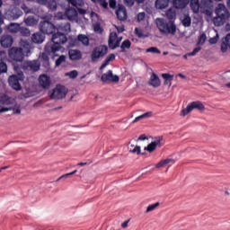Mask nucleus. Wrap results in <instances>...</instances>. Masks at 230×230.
<instances>
[{
	"mask_svg": "<svg viewBox=\"0 0 230 230\" xmlns=\"http://www.w3.org/2000/svg\"><path fill=\"white\" fill-rule=\"evenodd\" d=\"M165 15L170 22H167L164 18H156L155 24L162 35H175L177 33V26L173 23L176 13L173 9L166 11Z\"/></svg>",
	"mask_w": 230,
	"mask_h": 230,
	"instance_id": "obj_1",
	"label": "nucleus"
},
{
	"mask_svg": "<svg viewBox=\"0 0 230 230\" xmlns=\"http://www.w3.org/2000/svg\"><path fill=\"white\" fill-rule=\"evenodd\" d=\"M21 48L13 47L9 49V58L14 62H22L24 60V53H30L31 49V45L30 42L22 40L20 41Z\"/></svg>",
	"mask_w": 230,
	"mask_h": 230,
	"instance_id": "obj_2",
	"label": "nucleus"
},
{
	"mask_svg": "<svg viewBox=\"0 0 230 230\" xmlns=\"http://www.w3.org/2000/svg\"><path fill=\"white\" fill-rule=\"evenodd\" d=\"M53 44H47L45 46V50L47 53H57V51H60L62 49V44H66L67 42V36L60 31L54 33L51 39Z\"/></svg>",
	"mask_w": 230,
	"mask_h": 230,
	"instance_id": "obj_3",
	"label": "nucleus"
},
{
	"mask_svg": "<svg viewBox=\"0 0 230 230\" xmlns=\"http://www.w3.org/2000/svg\"><path fill=\"white\" fill-rule=\"evenodd\" d=\"M216 17L213 19L215 26H224L226 22L229 20L230 13L229 10L224 4H219L216 8Z\"/></svg>",
	"mask_w": 230,
	"mask_h": 230,
	"instance_id": "obj_4",
	"label": "nucleus"
},
{
	"mask_svg": "<svg viewBox=\"0 0 230 230\" xmlns=\"http://www.w3.org/2000/svg\"><path fill=\"white\" fill-rule=\"evenodd\" d=\"M107 53H109V47H107V45H99L92 50L91 61L98 62L100 58H103Z\"/></svg>",
	"mask_w": 230,
	"mask_h": 230,
	"instance_id": "obj_5",
	"label": "nucleus"
},
{
	"mask_svg": "<svg viewBox=\"0 0 230 230\" xmlns=\"http://www.w3.org/2000/svg\"><path fill=\"white\" fill-rule=\"evenodd\" d=\"M67 88L62 84H57L52 92L49 93L50 100H64L67 96Z\"/></svg>",
	"mask_w": 230,
	"mask_h": 230,
	"instance_id": "obj_6",
	"label": "nucleus"
},
{
	"mask_svg": "<svg viewBox=\"0 0 230 230\" xmlns=\"http://www.w3.org/2000/svg\"><path fill=\"white\" fill-rule=\"evenodd\" d=\"M194 109H196V111H206L204 104L199 101H196L189 103L187 107L181 111V116H188Z\"/></svg>",
	"mask_w": 230,
	"mask_h": 230,
	"instance_id": "obj_7",
	"label": "nucleus"
},
{
	"mask_svg": "<svg viewBox=\"0 0 230 230\" xmlns=\"http://www.w3.org/2000/svg\"><path fill=\"white\" fill-rule=\"evenodd\" d=\"M55 24L49 21H43L40 22V31H41V33L52 35V33H55Z\"/></svg>",
	"mask_w": 230,
	"mask_h": 230,
	"instance_id": "obj_8",
	"label": "nucleus"
},
{
	"mask_svg": "<svg viewBox=\"0 0 230 230\" xmlns=\"http://www.w3.org/2000/svg\"><path fill=\"white\" fill-rule=\"evenodd\" d=\"M101 81L103 84H118L119 82V76L114 75L112 70H108L107 73L102 75Z\"/></svg>",
	"mask_w": 230,
	"mask_h": 230,
	"instance_id": "obj_9",
	"label": "nucleus"
},
{
	"mask_svg": "<svg viewBox=\"0 0 230 230\" xmlns=\"http://www.w3.org/2000/svg\"><path fill=\"white\" fill-rule=\"evenodd\" d=\"M119 44H121V38H119L116 32H111L108 40L109 48L111 49H116L119 48Z\"/></svg>",
	"mask_w": 230,
	"mask_h": 230,
	"instance_id": "obj_10",
	"label": "nucleus"
},
{
	"mask_svg": "<svg viewBox=\"0 0 230 230\" xmlns=\"http://www.w3.org/2000/svg\"><path fill=\"white\" fill-rule=\"evenodd\" d=\"M22 11L19 7H13V9L7 11L6 16L8 19H11L12 21H15L19 19V17H22Z\"/></svg>",
	"mask_w": 230,
	"mask_h": 230,
	"instance_id": "obj_11",
	"label": "nucleus"
},
{
	"mask_svg": "<svg viewBox=\"0 0 230 230\" xmlns=\"http://www.w3.org/2000/svg\"><path fill=\"white\" fill-rule=\"evenodd\" d=\"M23 69H27L28 71L37 72L40 69V63L37 60L33 61H26L23 64Z\"/></svg>",
	"mask_w": 230,
	"mask_h": 230,
	"instance_id": "obj_12",
	"label": "nucleus"
},
{
	"mask_svg": "<svg viewBox=\"0 0 230 230\" xmlns=\"http://www.w3.org/2000/svg\"><path fill=\"white\" fill-rule=\"evenodd\" d=\"M8 82L9 85L12 87V89H14V91H21V89H22L21 83H19V76L10 75Z\"/></svg>",
	"mask_w": 230,
	"mask_h": 230,
	"instance_id": "obj_13",
	"label": "nucleus"
},
{
	"mask_svg": "<svg viewBox=\"0 0 230 230\" xmlns=\"http://www.w3.org/2000/svg\"><path fill=\"white\" fill-rule=\"evenodd\" d=\"M0 44L2 48H12L13 44V37L11 35H4L0 39Z\"/></svg>",
	"mask_w": 230,
	"mask_h": 230,
	"instance_id": "obj_14",
	"label": "nucleus"
},
{
	"mask_svg": "<svg viewBox=\"0 0 230 230\" xmlns=\"http://www.w3.org/2000/svg\"><path fill=\"white\" fill-rule=\"evenodd\" d=\"M39 84L42 89H49L51 85V79L47 75H41L39 77Z\"/></svg>",
	"mask_w": 230,
	"mask_h": 230,
	"instance_id": "obj_15",
	"label": "nucleus"
},
{
	"mask_svg": "<svg viewBox=\"0 0 230 230\" xmlns=\"http://www.w3.org/2000/svg\"><path fill=\"white\" fill-rule=\"evenodd\" d=\"M117 19L119 21H127V8L123 4H119V8L116 11Z\"/></svg>",
	"mask_w": 230,
	"mask_h": 230,
	"instance_id": "obj_16",
	"label": "nucleus"
},
{
	"mask_svg": "<svg viewBox=\"0 0 230 230\" xmlns=\"http://www.w3.org/2000/svg\"><path fill=\"white\" fill-rule=\"evenodd\" d=\"M161 141H163V137H159L155 141L151 142L147 146L144 148V150H146L147 152H154L157 146H162Z\"/></svg>",
	"mask_w": 230,
	"mask_h": 230,
	"instance_id": "obj_17",
	"label": "nucleus"
},
{
	"mask_svg": "<svg viewBox=\"0 0 230 230\" xmlns=\"http://www.w3.org/2000/svg\"><path fill=\"white\" fill-rule=\"evenodd\" d=\"M190 4V0H172V6L176 10H184Z\"/></svg>",
	"mask_w": 230,
	"mask_h": 230,
	"instance_id": "obj_18",
	"label": "nucleus"
},
{
	"mask_svg": "<svg viewBox=\"0 0 230 230\" xmlns=\"http://www.w3.org/2000/svg\"><path fill=\"white\" fill-rule=\"evenodd\" d=\"M149 84H151L152 87H155V88L161 87V79H159V75H157V74L153 73L151 75Z\"/></svg>",
	"mask_w": 230,
	"mask_h": 230,
	"instance_id": "obj_19",
	"label": "nucleus"
},
{
	"mask_svg": "<svg viewBox=\"0 0 230 230\" xmlns=\"http://www.w3.org/2000/svg\"><path fill=\"white\" fill-rule=\"evenodd\" d=\"M230 49V33H228L223 40L221 43V51L226 53L227 49Z\"/></svg>",
	"mask_w": 230,
	"mask_h": 230,
	"instance_id": "obj_20",
	"label": "nucleus"
},
{
	"mask_svg": "<svg viewBox=\"0 0 230 230\" xmlns=\"http://www.w3.org/2000/svg\"><path fill=\"white\" fill-rule=\"evenodd\" d=\"M70 60H81L82 52L78 49H70L68 51Z\"/></svg>",
	"mask_w": 230,
	"mask_h": 230,
	"instance_id": "obj_21",
	"label": "nucleus"
},
{
	"mask_svg": "<svg viewBox=\"0 0 230 230\" xmlns=\"http://www.w3.org/2000/svg\"><path fill=\"white\" fill-rule=\"evenodd\" d=\"M44 35L40 32H36L31 36V41L34 44H42L44 42Z\"/></svg>",
	"mask_w": 230,
	"mask_h": 230,
	"instance_id": "obj_22",
	"label": "nucleus"
},
{
	"mask_svg": "<svg viewBox=\"0 0 230 230\" xmlns=\"http://www.w3.org/2000/svg\"><path fill=\"white\" fill-rule=\"evenodd\" d=\"M190 10L193 13H199L200 11V2L199 0H190Z\"/></svg>",
	"mask_w": 230,
	"mask_h": 230,
	"instance_id": "obj_23",
	"label": "nucleus"
},
{
	"mask_svg": "<svg viewBox=\"0 0 230 230\" xmlns=\"http://www.w3.org/2000/svg\"><path fill=\"white\" fill-rule=\"evenodd\" d=\"M113 60H116V55L114 54H110L107 56L102 66H100V71H103L105 69L106 66H109L111 62H113Z\"/></svg>",
	"mask_w": 230,
	"mask_h": 230,
	"instance_id": "obj_24",
	"label": "nucleus"
},
{
	"mask_svg": "<svg viewBox=\"0 0 230 230\" xmlns=\"http://www.w3.org/2000/svg\"><path fill=\"white\" fill-rule=\"evenodd\" d=\"M168 4H170V0H156L155 6L158 10H164V8H168Z\"/></svg>",
	"mask_w": 230,
	"mask_h": 230,
	"instance_id": "obj_25",
	"label": "nucleus"
},
{
	"mask_svg": "<svg viewBox=\"0 0 230 230\" xmlns=\"http://www.w3.org/2000/svg\"><path fill=\"white\" fill-rule=\"evenodd\" d=\"M131 46H132V42H130L129 40H125L124 41H122L120 45L119 53H127V49H130Z\"/></svg>",
	"mask_w": 230,
	"mask_h": 230,
	"instance_id": "obj_26",
	"label": "nucleus"
},
{
	"mask_svg": "<svg viewBox=\"0 0 230 230\" xmlns=\"http://www.w3.org/2000/svg\"><path fill=\"white\" fill-rule=\"evenodd\" d=\"M7 30H8V31H10V33H19V31L21 30V24L10 23L7 26Z\"/></svg>",
	"mask_w": 230,
	"mask_h": 230,
	"instance_id": "obj_27",
	"label": "nucleus"
},
{
	"mask_svg": "<svg viewBox=\"0 0 230 230\" xmlns=\"http://www.w3.org/2000/svg\"><path fill=\"white\" fill-rule=\"evenodd\" d=\"M213 6V1L212 0H201L200 1V7L201 10H207Z\"/></svg>",
	"mask_w": 230,
	"mask_h": 230,
	"instance_id": "obj_28",
	"label": "nucleus"
},
{
	"mask_svg": "<svg viewBox=\"0 0 230 230\" xmlns=\"http://www.w3.org/2000/svg\"><path fill=\"white\" fill-rule=\"evenodd\" d=\"M77 40L82 42L84 46H89V37H87L85 34H79L77 36Z\"/></svg>",
	"mask_w": 230,
	"mask_h": 230,
	"instance_id": "obj_29",
	"label": "nucleus"
},
{
	"mask_svg": "<svg viewBox=\"0 0 230 230\" xmlns=\"http://www.w3.org/2000/svg\"><path fill=\"white\" fill-rule=\"evenodd\" d=\"M129 152L131 154H137V155H140V154H142V155H145V153H141V146H134V145H131L129 147Z\"/></svg>",
	"mask_w": 230,
	"mask_h": 230,
	"instance_id": "obj_30",
	"label": "nucleus"
},
{
	"mask_svg": "<svg viewBox=\"0 0 230 230\" xmlns=\"http://www.w3.org/2000/svg\"><path fill=\"white\" fill-rule=\"evenodd\" d=\"M152 111H147L142 115H139L138 117L135 118V119L133 120V123H137V121L141 120V119H145L146 118H152Z\"/></svg>",
	"mask_w": 230,
	"mask_h": 230,
	"instance_id": "obj_31",
	"label": "nucleus"
},
{
	"mask_svg": "<svg viewBox=\"0 0 230 230\" xmlns=\"http://www.w3.org/2000/svg\"><path fill=\"white\" fill-rule=\"evenodd\" d=\"M55 55V53L53 52H48L45 49V52H43L41 54V60H43V62H45V64H47V66H49V55Z\"/></svg>",
	"mask_w": 230,
	"mask_h": 230,
	"instance_id": "obj_32",
	"label": "nucleus"
},
{
	"mask_svg": "<svg viewBox=\"0 0 230 230\" xmlns=\"http://www.w3.org/2000/svg\"><path fill=\"white\" fill-rule=\"evenodd\" d=\"M200 49H202V48H200V47L195 48V49H193V51L189 52V53L183 55V58H184L185 60H188V58H189V57H195V55H197V53H199V51H200Z\"/></svg>",
	"mask_w": 230,
	"mask_h": 230,
	"instance_id": "obj_33",
	"label": "nucleus"
},
{
	"mask_svg": "<svg viewBox=\"0 0 230 230\" xmlns=\"http://www.w3.org/2000/svg\"><path fill=\"white\" fill-rule=\"evenodd\" d=\"M25 24L27 26H35L37 24V21L35 20V17L29 16L24 20Z\"/></svg>",
	"mask_w": 230,
	"mask_h": 230,
	"instance_id": "obj_34",
	"label": "nucleus"
},
{
	"mask_svg": "<svg viewBox=\"0 0 230 230\" xmlns=\"http://www.w3.org/2000/svg\"><path fill=\"white\" fill-rule=\"evenodd\" d=\"M22 37H30L31 35V32L30 31V29L26 27H20V30L18 31Z\"/></svg>",
	"mask_w": 230,
	"mask_h": 230,
	"instance_id": "obj_35",
	"label": "nucleus"
},
{
	"mask_svg": "<svg viewBox=\"0 0 230 230\" xmlns=\"http://www.w3.org/2000/svg\"><path fill=\"white\" fill-rule=\"evenodd\" d=\"M162 78L164 80V85H168L173 80V75L170 74H162Z\"/></svg>",
	"mask_w": 230,
	"mask_h": 230,
	"instance_id": "obj_36",
	"label": "nucleus"
},
{
	"mask_svg": "<svg viewBox=\"0 0 230 230\" xmlns=\"http://www.w3.org/2000/svg\"><path fill=\"white\" fill-rule=\"evenodd\" d=\"M181 23L184 28H190V26H191V17H190V15H186L181 21Z\"/></svg>",
	"mask_w": 230,
	"mask_h": 230,
	"instance_id": "obj_37",
	"label": "nucleus"
},
{
	"mask_svg": "<svg viewBox=\"0 0 230 230\" xmlns=\"http://www.w3.org/2000/svg\"><path fill=\"white\" fill-rule=\"evenodd\" d=\"M59 30L61 31H65V33H69L71 31V23L66 22L59 26Z\"/></svg>",
	"mask_w": 230,
	"mask_h": 230,
	"instance_id": "obj_38",
	"label": "nucleus"
},
{
	"mask_svg": "<svg viewBox=\"0 0 230 230\" xmlns=\"http://www.w3.org/2000/svg\"><path fill=\"white\" fill-rule=\"evenodd\" d=\"M159 206H161V203L159 202L149 205L146 210V213H150L151 211H154L156 208H159Z\"/></svg>",
	"mask_w": 230,
	"mask_h": 230,
	"instance_id": "obj_39",
	"label": "nucleus"
},
{
	"mask_svg": "<svg viewBox=\"0 0 230 230\" xmlns=\"http://www.w3.org/2000/svg\"><path fill=\"white\" fill-rule=\"evenodd\" d=\"M66 13L68 19H72V17H75V15H76V10L75 8H70L66 10Z\"/></svg>",
	"mask_w": 230,
	"mask_h": 230,
	"instance_id": "obj_40",
	"label": "nucleus"
},
{
	"mask_svg": "<svg viewBox=\"0 0 230 230\" xmlns=\"http://www.w3.org/2000/svg\"><path fill=\"white\" fill-rule=\"evenodd\" d=\"M206 39H207L206 33H202L199 38L197 46H203V44L206 42Z\"/></svg>",
	"mask_w": 230,
	"mask_h": 230,
	"instance_id": "obj_41",
	"label": "nucleus"
},
{
	"mask_svg": "<svg viewBox=\"0 0 230 230\" xmlns=\"http://www.w3.org/2000/svg\"><path fill=\"white\" fill-rule=\"evenodd\" d=\"M66 62V56L62 55L56 60V67L62 66Z\"/></svg>",
	"mask_w": 230,
	"mask_h": 230,
	"instance_id": "obj_42",
	"label": "nucleus"
},
{
	"mask_svg": "<svg viewBox=\"0 0 230 230\" xmlns=\"http://www.w3.org/2000/svg\"><path fill=\"white\" fill-rule=\"evenodd\" d=\"M146 53H156L157 55H161V50L157 49V47H151L149 49H146Z\"/></svg>",
	"mask_w": 230,
	"mask_h": 230,
	"instance_id": "obj_43",
	"label": "nucleus"
},
{
	"mask_svg": "<svg viewBox=\"0 0 230 230\" xmlns=\"http://www.w3.org/2000/svg\"><path fill=\"white\" fill-rule=\"evenodd\" d=\"M96 3H98L100 6H102L105 10L109 8V3H107V0H96Z\"/></svg>",
	"mask_w": 230,
	"mask_h": 230,
	"instance_id": "obj_44",
	"label": "nucleus"
},
{
	"mask_svg": "<svg viewBox=\"0 0 230 230\" xmlns=\"http://www.w3.org/2000/svg\"><path fill=\"white\" fill-rule=\"evenodd\" d=\"M66 76H69V78L75 79L76 76H78V71L72 70L66 74Z\"/></svg>",
	"mask_w": 230,
	"mask_h": 230,
	"instance_id": "obj_45",
	"label": "nucleus"
},
{
	"mask_svg": "<svg viewBox=\"0 0 230 230\" xmlns=\"http://www.w3.org/2000/svg\"><path fill=\"white\" fill-rule=\"evenodd\" d=\"M8 71V65L4 62H0V74L6 73Z\"/></svg>",
	"mask_w": 230,
	"mask_h": 230,
	"instance_id": "obj_46",
	"label": "nucleus"
},
{
	"mask_svg": "<svg viewBox=\"0 0 230 230\" xmlns=\"http://www.w3.org/2000/svg\"><path fill=\"white\" fill-rule=\"evenodd\" d=\"M48 6H49V10L55 11V10H57V2L56 1H49L48 3Z\"/></svg>",
	"mask_w": 230,
	"mask_h": 230,
	"instance_id": "obj_47",
	"label": "nucleus"
},
{
	"mask_svg": "<svg viewBox=\"0 0 230 230\" xmlns=\"http://www.w3.org/2000/svg\"><path fill=\"white\" fill-rule=\"evenodd\" d=\"M78 171L77 170H75L71 172H68V173H66V174H63L62 176H60L58 181H60V179H66L67 177H69L70 175H75V173H76Z\"/></svg>",
	"mask_w": 230,
	"mask_h": 230,
	"instance_id": "obj_48",
	"label": "nucleus"
},
{
	"mask_svg": "<svg viewBox=\"0 0 230 230\" xmlns=\"http://www.w3.org/2000/svg\"><path fill=\"white\" fill-rule=\"evenodd\" d=\"M64 17H66V14H64V13L62 12H58L55 14V19H57L58 21H62Z\"/></svg>",
	"mask_w": 230,
	"mask_h": 230,
	"instance_id": "obj_49",
	"label": "nucleus"
},
{
	"mask_svg": "<svg viewBox=\"0 0 230 230\" xmlns=\"http://www.w3.org/2000/svg\"><path fill=\"white\" fill-rule=\"evenodd\" d=\"M93 30L94 31H99V33H102V31H103V30L102 29V25H100V23H95L93 26Z\"/></svg>",
	"mask_w": 230,
	"mask_h": 230,
	"instance_id": "obj_50",
	"label": "nucleus"
},
{
	"mask_svg": "<svg viewBox=\"0 0 230 230\" xmlns=\"http://www.w3.org/2000/svg\"><path fill=\"white\" fill-rule=\"evenodd\" d=\"M21 8L23 10L24 13H30L31 12V10L25 4H22Z\"/></svg>",
	"mask_w": 230,
	"mask_h": 230,
	"instance_id": "obj_51",
	"label": "nucleus"
},
{
	"mask_svg": "<svg viewBox=\"0 0 230 230\" xmlns=\"http://www.w3.org/2000/svg\"><path fill=\"white\" fill-rule=\"evenodd\" d=\"M146 13L144 12L139 13L137 14V21L138 22H141V21H145Z\"/></svg>",
	"mask_w": 230,
	"mask_h": 230,
	"instance_id": "obj_52",
	"label": "nucleus"
},
{
	"mask_svg": "<svg viewBox=\"0 0 230 230\" xmlns=\"http://www.w3.org/2000/svg\"><path fill=\"white\" fill-rule=\"evenodd\" d=\"M109 6L112 10H115V8H116V0H110L109 1Z\"/></svg>",
	"mask_w": 230,
	"mask_h": 230,
	"instance_id": "obj_53",
	"label": "nucleus"
},
{
	"mask_svg": "<svg viewBox=\"0 0 230 230\" xmlns=\"http://www.w3.org/2000/svg\"><path fill=\"white\" fill-rule=\"evenodd\" d=\"M166 166L164 160H161L158 164H156L155 168H163Z\"/></svg>",
	"mask_w": 230,
	"mask_h": 230,
	"instance_id": "obj_54",
	"label": "nucleus"
},
{
	"mask_svg": "<svg viewBox=\"0 0 230 230\" xmlns=\"http://www.w3.org/2000/svg\"><path fill=\"white\" fill-rule=\"evenodd\" d=\"M124 3L127 6H134L135 0H124Z\"/></svg>",
	"mask_w": 230,
	"mask_h": 230,
	"instance_id": "obj_55",
	"label": "nucleus"
},
{
	"mask_svg": "<svg viewBox=\"0 0 230 230\" xmlns=\"http://www.w3.org/2000/svg\"><path fill=\"white\" fill-rule=\"evenodd\" d=\"M136 31V35H137V37L139 39H141V37H143V31H141L140 30H138L137 28L135 29Z\"/></svg>",
	"mask_w": 230,
	"mask_h": 230,
	"instance_id": "obj_56",
	"label": "nucleus"
},
{
	"mask_svg": "<svg viewBox=\"0 0 230 230\" xmlns=\"http://www.w3.org/2000/svg\"><path fill=\"white\" fill-rule=\"evenodd\" d=\"M166 164H170V163H172V164L175 163V160L172 159V158H166L164 160Z\"/></svg>",
	"mask_w": 230,
	"mask_h": 230,
	"instance_id": "obj_57",
	"label": "nucleus"
},
{
	"mask_svg": "<svg viewBox=\"0 0 230 230\" xmlns=\"http://www.w3.org/2000/svg\"><path fill=\"white\" fill-rule=\"evenodd\" d=\"M77 11L80 15H85V13H87V11L83 8H78Z\"/></svg>",
	"mask_w": 230,
	"mask_h": 230,
	"instance_id": "obj_58",
	"label": "nucleus"
},
{
	"mask_svg": "<svg viewBox=\"0 0 230 230\" xmlns=\"http://www.w3.org/2000/svg\"><path fill=\"white\" fill-rule=\"evenodd\" d=\"M217 41H218V39H217V37L210 38L209 40L210 44H217Z\"/></svg>",
	"mask_w": 230,
	"mask_h": 230,
	"instance_id": "obj_59",
	"label": "nucleus"
},
{
	"mask_svg": "<svg viewBox=\"0 0 230 230\" xmlns=\"http://www.w3.org/2000/svg\"><path fill=\"white\" fill-rule=\"evenodd\" d=\"M8 111H12V108H1L0 114H3V112H8Z\"/></svg>",
	"mask_w": 230,
	"mask_h": 230,
	"instance_id": "obj_60",
	"label": "nucleus"
},
{
	"mask_svg": "<svg viewBox=\"0 0 230 230\" xmlns=\"http://www.w3.org/2000/svg\"><path fill=\"white\" fill-rule=\"evenodd\" d=\"M13 114H21V108H13Z\"/></svg>",
	"mask_w": 230,
	"mask_h": 230,
	"instance_id": "obj_61",
	"label": "nucleus"
},
{
	"mask_svg": "<svg viewBox=\"0 0 230 230\" xmlns=\"http://www.w3.org/2000/svg\"><path fill=\"white\" fill-rule=\"evenodd\" d=\"M121 227H122L123 229H127V227H128V220L124 221V222L121 224Z\"/></svg>",
	"mask_w": 230,
	"mask_h": 230,
	"instance_id": "obj_62",
	"label": "nucleus"
},
{
	"mask_svg": "<svg viewBox=\"0 0 230 230\" xmlns=\"http://www.w3.org/2000/svg\"><path fill=\"white\" fill-rule=\"evenodd\" d=\"M145 139H146V135L143 134L139 136L137 141H145Z\"/></svg>",
	"mask_w": 230,
	"mask_h": 230,
	"instance_id": "obj_63",
	"label": "nucleus"
},
{
	"mask_svg": "<svg viewBox=\"0 0 230 230\" xmlns=\"http://www.w3.org/2000/svg\"><path fill=\"white\" fill-rule=\"evenodd\" d=\"M119 33H123L125 31V27H116Z\"/></svg>",
	"mask_w": 230,
	"mask_h": 230,
	"instance_id": "obj_64",
	"label": "nucleus"
}]
</instances>
